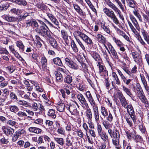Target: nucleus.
<instances>
[{
  "label": "nucleus",
  "instance_id": "nucleus-1",
  "mask_svg": "<svg viewBox=\"0 0 149 149\" xmlns=\"http://www.w3.org/2000/svg\"><path fill=\"white\" fill-rule=\"evenodd\" d=\"M102 124L106 129H108V133L112 138V144L115 148L116 149H122L121 146L120 144V135L117 129L113 131L110 129L111 127V124L107 121H104Z\"/></svg>",
  "mask_w": 149,
  "mask_h": 149
},
{
  "label": "nucleus",
  "instance_id": "nucleus-2",
  "mask_svg": "<svg viewBox=\"0 0 149 149\" xmlns=\"http://www.w3.org/2000/svg\"><path fill=\"white\" fill-rule=\"evenodd\" d=\"M42 24V25L39 27H36L35 31L38 34L46 38L50 36L51 32L49 31L48 27L45 23L43 22Z\"/></svg>",
  "mask_w": 149,
  "mask_h": 149
},
{
  "label": "nucleus",
  "instance_id": "nucleus-3",
  "mask_svg": "<svg viewBox=\"0 0 149 149\" xmlns=\"http://www.w3.org/2000/svg\"><path fill=\"white\" fill-rule=\"evenodd\" d=\"M103 11L108 17L112 20L115 24L117 25L120 24L113 10L105 7L103 9Z\"/></svg>",
  "mask_w": 149,
  "mask_h": 149
},
{
  "label": "nucleus",
  "instance_id": "nucleus-4",
  "mask_svg": "<svg viewBox=\"0 0 149 149\" xmlns=\"http://www.w3.org/2000/svg\"><path fill=\"white\" fill-rule=\"evenodd\" d=\"M31 105L32 109L33 111H38L40 113H44L45 111L43 105L38 102L32 101Z\"/></svg>",
  "mask_w": 149,
  "mask_h": 149
},
{
  "label": "nucleus",
  "instance_id": "nucleus-5",
  "mask_svg": "<svg viewBox=\"0 0 149 149\" xmlns=\"http://www.w3.org/2000/svg\"><path fill=\"white\" fill-rule=\"evenodd\" d=\"M77 97L82 107L84 109H86L88 108V105L87 102L85 98L81 93L78 94Z\"/></svg>",
  "mask_w": 149,
  "mask_h": 149
},
{
  "label": "nucleus",
  "instance_id": "nucleus-6",
  "mask_svg": "<svg viewBox=\"0 0 149 149\" xmlns=\"http://www.w3.org/2000/svg\"><path fill=\"white\" fill-rule=\"evenodd\" d=\"M127 109V112L130 116L131 118L134 123L136 122V117L135 113L134 110L131 104L128 105L127 106V108H125Z\"/></svg>",
  "mask_w": 149,
  "mask_h": 149
},
{
  "label": "nucleus",
  "instance_id": "nucleus-7",
  "mask_svg": "<svg viewBox=\"0 0 149 149\" xmlns=\"http://www.w3.org/2000/svg\"><path fill=\"white\" fill-rule=\"evenodd\" d=\"M3 132L7 136H11L14 132V129L10 127L3 126L1 127Z\"/></svg>",
  "mask_w": 149,
  "mask_h": 149
},
{
  "label": "nucleus",
  "instance_id": "nucleus-8",
  "mask_svg": "<svg viewBox=\"0 0 149 149\" xmlns=\"http://www.w3.org/2000/svg\"><path fill=\"white\" fill-rule=\"evenodd\" d=\"M65 107L72 115H75L77 114V110L75 105L73 104H66Z\"/></svg>",
  "mask_w": 149,
  "mask_h": 149
},
{
  "label": "nucleus",
  "instance_id": "nucleus-9",
  "mask_svg": "<svg viewBox=\"0 0 149 149\" xmlns=\"http://www.w3.org/2000/svg\"><path fill=\"white\" fill-rule=\"evenodd\" d=\"M65 63L71 68L75 70L79 68V66L76 63L68 58H66L65 59Z\"/></svg>",
  "mask_w": 149,
  "mask_h": 149
},
{
  "label": "nucleus",
  "instance_id": "nucleus-10",
  "mask_svg": "<svg viewBox=\"0 0 149 149\" xmlns=\"http://www.w3.org/2000/svg\"><path fill=\"white\" fill-rule=\"evenodd\" d=\"M47 16L50 20L57 27L59 26V22L55 16L51 13H46Z\"/></svg>",
  "mask_w": 149,
  "mask_h": 149
},
{
  "label": "nucleus",
  "instance_id": "nucleus-11",
  "mask_svg": "<svg viewBox=\"0 0 149 149\" xmlns=\"http://www.w3.org/2000/svg\"><path fill=\"white\" fill-rule=\"evenodd\" d=\"M122 68L127 74L132 77H133L132 74L136 73L137 71V68L136 65L134 66L131 71L129 70L127 67H123Z\"/></svg>",
  "mask_w": 149,
  "mask_h": 149
},
{
  "label": "nucleus",
  "instance_id": "nucleus-12",
  "mask_svg": "<svg viewBox=\"0 0 149 149\" xmlns=\"http://www.w3.org/2000/svg\"><path fill=\"white\" fill-rule=\"evenodd\" d=\"M118 98L120 100L121 104L125 108H127V106L128 105L127 100H126L122 92H118Z\"/></svg>",
  "mask_w": 149,
  "mask_h": 149
},
{
  "label": "nucleus",
  "instance_id": "nucleus-13",
  "mask_svg": "<svg viewBox=\"0 0 149 149\" xmlns=\"http://www.w3.org/2000/svg\"><path fill=\"white\" fill-rule=\"evenodd\" d=\"M117 71L119 75L120 76L124 83L127 85H129L132 81V79H127L126 77L119 70L117 69Z\"/></svg>",
  "mask_w": 149,
  "mask_h": 149
},
{
  "label": "nucleus",
  "instance_id": "nucleus-14",
  "mask_svg": "<svg viewBox=\"0 0 149 149\" xmlns=\"http://www.w3.org/2000/svg\"><path fill=\"white\" fill-rule=\"evenodd\" d=\"M94 116L95 121L98 122L100 121V115L98 107L97 106L92 107Z\"/></svg>",
  "mask_w": 149,
  "mask_h": 149
},
{
  "label": "nucleus",
  "instance_id": "nucleus-15",
  "mask_svg": "<svg viewBox=\"0 0 149 149\" xmlns=\"http://www.w3.org/2000/svg\"><path fill=\"white\" fill-rule=\"evenodd\" d=\"M107 46L109 49L110 53H111L113 58H115L117 59L118 58V56L117 52L115 50L113 46L110 43H108L107 45Z\"/></svg>",
  "mask_w": 149,
  "mask_h": 149
},
{
  "label": "nucleus",
  "instance_id": "nucleus-16",
  "mask_svg": "<svg viewBox=\"0 0 149 149\" xmlns=\"http://www.w3.org/2000/svg\"><path fill=\"white\" fill-rule=\"evenodd\" d=\"M113 10L117 13V15H118L119 18L123 21H124V19L123 15L121 13V12L115 4L111 8Z\"/></svg>",
  "mask_w": 149,
  "mask_h": 149
},
{
  "label": "nucleus",
  "instance_id": "nucleus-17",
  "mask_svg": "<svg viewBox=\"0 0 149 149\" xmlns=\"http://www.w3.org/2000/svg\"><path fill=\"white\" fill-rule=\"evenodd\" d=\"M26 27L32 26L33 25L35 27H38L39 25L37 22L34 19L28 20L26 22Z\"/></svg>",
  "mask_w": 149,
  "mask_h": 149
},
{
  "label": "nucleus",
  "instance_id": "nucleus-18",
  "mask_svg": "<svg viewBox=\"0 0 149 149\" xmlns=\"http://www.w3.org/2000/svg\"><path fill=\"white\" fill-rule=\"evenodd\" d=\"M97 40L99 43L102 44L106 43L107 40L106 38L102 35L98 34L95 36Z\"/></svg>",
  "mask_w": 149,
  "mask_h": 149
},
{
  "label": "nucleus",
  "instance_id": "nucleus-19",
  "mask_svg": "<svg viewBox=\"0 0 149 149\" xmlns=\"http://www.w3.org/2000/svg\"><path fill=\"white\" fill-rule=\"evenodd\" d=\"M2 17V18L5 20L9 22H15L17 19V17L6 15H3Z\"/></svg>",
  "mask_w": 149,
  "mask_h": 149
},
{
  "label": "nucleus",
  "instance_id": "nucleus-20",
  "mask_svg": "<svg viewBox=\"0 0 149 149\" xmlns=\"http://www.w3.org/2000/svg\"><path fill=\"white\" fill-rule=\"evenodd\" d=\"M47 38L51 46L54 48H56L57 47V43L55 39L52 37L51 34L50 36L47 37Z\"/></svg>",
  "mask_w": 149,
  "mask_h": 149
},
{
  "label": "nucleus",
  "instance_id": "nucleus-21",
  "mask_svg": "<svg viewBox=\"0 0 149 149\" xmlns=\"http://www.w3.org/2000/svg\"><path fill=\"white\" fill-rule=\"evenodd\" d=\"M81 38L87 45H91L93 44L92 39L85 34L82 36Z\"/></svg>",
  "mask_w": 149,
  "mask_h": 149
},
{
  "label": "nucleus",
  "instance_id": "nucleus-22",
  "mask_svg": "<svg viewBox=\"0 0 149 149\" xmlns=\"http://www.w3.org/2000/svg\"><path fill=\"white\" fill-rule=\"evenodd\" d=\"M130 18L137 30L139 31L140 28L139 26L137 20L134 16L132 15H130Z\"/></svg>",
  "mask_w": 149,
  "mask_h": 149
},
{
  "label": "nucleus",
  "instance_id": "nucleus-23",
  "mask_svg": "<svg viewBox=\"0 0 149 149\" xmlns=\"http://www.w3.org/2000/svg\"><path fill=\"white\" fill-rule=\"evenodd\" d=\"M29 131L32 133L38 134L40 133L42 130L41 129L37 127H31L28 129Z\"/></svg>",
  "mask_w": 149,
  "mask_h": 149
},
{
  "label": "nucleus",
  "instance_id": "nucleus-24",
  "mask_svg": "<svg viewBox=\"0 0 149 149\" xmlns=\"http://www.w3.org/2000/svg\"><path fill=\"white\" fill-rule=\"evenodd\" d=\"M65 106L63 101L60 100L58 102L57 107L58 111L60 112H63L65 109Z\"/></svg>",
  "mask_w": 149,
  "mask_h": 149
},
{
  "label": "nucleus",
  "instance_id": "nucleus-25",
  "mask_svg": "<svg viewBox=\"0 0 149 149\" xmlns=\"http://www.w3.org/2000/svg\"><path fill=\"white\" fill-rule=\"evenodd\" d=\"M133 33L134 34L135 36L138 39L140 43L144 47L146 45V43L142 38L139 33L137 31Z\"/></svg>",
  "mask_w": 149,
  "mask_h": 149
},
{
  "label": "nucleus",
  "instance_id": "nucleus-26",
  "mask_svg": "<svg viewBox=\"0 0 149 149\" xmlns=\"http://www.w3.org/2000/svg\"><path fill=\"white\" fill-rule=\"evenodd\" d=\"M141 33H142L143 38L147 44L149 42V35L143 29H141Z\"/></svg>",
  "mask_w": 149,
  "mask_h": 149
},
{
  "label": "nucleus",
  "instance_id": "nucleus-27",
  "mask_svg": "<svg viewBox=\"0 0 149 149\" xmlns=\"http://www.w3.org/2000/svg\"><path fill=\"white\" fill-rule=\"evenodd\" d=\"M16 46L19 48V50L23 52L24 50L25 46L22 41L19 40L15 42Z\"/></svg>",
  "mask_w": 149,
  "mask_h": 149
},
{
  "label": "nucleus",
  "instance_id": "nucleus-28",
  "mask_svg": "<svg viewBox=\"0 0 149 149\" xmlns=\"http://www.w3.org/2000/svg\"><path fill=\"white\" fill-rule=\"evenodd\" d=\"M92 57L96 61H101V58L100 55L97 52H92L91 53Z\"/></svg>",
  "mask_w": 149,
  "mask_h": 149
},
{
  "label": "nucleus",
  "instance_id": "nucleus-29",
  "mask_svg": "<svg viewBox=\"0 0 149 149\" xmlns=\"http://www.w3.org/2000/svg\"><path fill=\"white\" fill-rule=\"evenodd\" d=\"M16 115L18 116V119L19 120H22L24 117H26L27 116V114L24 111H19Z\"/></svg>",
  "mask_w": 149,
  "mask_h": 149
},
{
  "label": "nucleus",
  "instance_id": "nucleus-30",
  "mask_svg": "<svg viewBox=\"0 0 149 149\" xmlns=\"http://www.w3.org/2000/svg\"><path fill=\"white\" fill-rule=\"evenodd\" d=\"M54 140L58 144L61 146H63L65 143L64 140L61 137H54Z\"/></svg>",
  "mask_w": 149,
  "mask_h": 149
},
{
  "label": "nucleus",
  "instance_id": "nucleus-31",
  "mask_svg": "<svg viewBox=\"0 0 149 149\" xmlns=\"http://www.w3.org/2000/svg\"><path fill=\"white\" fill-rule=\"evenodd\" d=\"M9 3L6 2H4L0 6V11L6 10L9 7Z\"/></svg>",
  "mask_w": 149,
  "mask_h": 149
},
{
  "label": "nucleus",
  "instance_id": "nucleus-32",
  "mask_svg": "<svg viewBox=\"0 0 149 149\" xmlns=\"http://www.w3.org/2000/svg\"><path fill=\"white\" fill-rule=\"evenodd\" d=\"M47 115L49 116L53 119H55L56 116L55 110L53 109H50L48 111Z\"/></svg>",
  "mask_w": 149,
  "mask_h": 149
},
{
  "label": "nucleus",
  "instance_id": "nucleus-33",
  "mask_svg": "<svg viewBox=\"0 0 149 149\" xmlns=\"http://www.w3.org/2000/svg\"><path fill=\"white\" fill-rule=\"evenodd\" d=\"M101 27L106 33L108 34L110 33L111 30L109 27L107 26L104 22L101 23Z\"/></svg>",
  "mask_w": 149,
  "mask_h": 149
},
{
  "label": "nucleus",
  "instance_id": "nucleus-34",
  "mask_svg": "<svg viewBox=\"0 0 149 149\" xmlns=\"http://www.w3.org/2000/svg\"><path fill=\"white\" fill-rule=\"evenodd\" d=\"M128 5L132 8H134L136 6V3L134 0H125Z\"/></svg>",
  "mask_w": 149,
  "mask_h": 149
},
{
  "label": "nucleus",
  "instance_id": "nucleus-35",
  "mask_svg": "<svg viewBox=\"0 0 149 149\" xmlns=\"http://www.w3.org/2000/svg\"><path fill=\"white\" fill-rule=\"evenodd\" d=\"M72 77L70 75H67L64 79V82L68 84H70L72 81Z\"/></svg>",
  "mask_w": 149,
  "mask_h": 149
},
{
  "label": "nucleus",
  "instance_id": "nucleus-36",
  "mask_svg": "<svg viewBox=\"0 0 149 149\" xmlns=\"http://www.w3.org/2000/svg\"><path fill=\"white\" fill-rule=\"evenodd\" d=\"M99 136L100 138L101 139L104 141V142H106L108 143H109V139L108 136L106 135V133L100 135Z\"/></svg>",
  "mask_w": 149,
  "mask_h": 149
},
{
  "label": "nucleus",
  "instance_id": "nucleus-37",
  "mask_svg": "<svg viewBox=\"0 0 149 149\" xmlns=\"http://www.w3.org/2000/svg\"><path fill=\"white\" fill-rule=\"evenodd\" d=\"M100 111L102 116L104 117L107 116L108 115V111L105 107L101 106L100 109Z\"/></svg>",
  "mask_w": 149,
  "mask_h": 149
},
{
  "label": "nucleus",
  "instance_id": "nucleus-38",
  "mask_svg": "<svg viewBox=\"0 0 149 149\" xmlns=\"http://www.w3.org/2000/svg\"><path fill=\"white\" fill-rule=\"evenodd\" d=\"M8 109L12 112L16 113L19 110V109L16 105H10L8 106Z\"/></svg>",
  "mask_w": 149,
  "mask_h": 149
},
{
  "label": "nucleus",
  "instance_id": "nucleus-39",
  "mask_svg": "<svg viewBox=\"0 0 149 149\" xmlns=\"http://www.w3.org/2000/svg\"><path fill=\"white\" fill-rule=\"evenodd\" d=\"M53 61L54 63L56 65L61 66L63 65L61 60L59 57H56L53 58Z\"/></svg>",
  "mask_w": 149,
  "mask_h": 149
},
{
  "label": "nucleus",
  "instance_id": "nucleus-40",
  "mask_svg": "<svg viewBox=\"0 0 149 149\" xmlns=\"http://www.w3.org/2000/svg\"><path fill=\"white\" fill-rule=\"evenodd\" d=\"M41 64L42 68L47 69V60L45 56L42 57L41 58Z\"/></svg>",
  "mask_w": 149,
  "mask_h": 149
},
{
  "label": "nucleus",
  "instance_id": "nucleus-41",
  "mask_svg": "<svg viewBox=\"0 0 149 149\" xmlns=\"http://www.w3.org/2000/svg\"><path fill=\"white\" fill-rule=\"evenodd\" d=\"M73 6L74 10L77 13L80 14H83V12L82 9L78 4L76 3H74L73 4Z\"/></svg>",
  "mask_w": 149,
  "mask_h": 149
},
{
  "label": "nucleus",
  "instance_id": "nucleus-42",
  "mask_svg": "<svg viewBox=\"0 0 149 149\" xmlns=\"http://www.w3.org/2000/svg\"><path fill=\"white\" fill-rule=\"evenodd\" d=\"M134 59V61L137 64L139 65H142L143 61L142 58L141 56L139 55Z\"/></svg>",
  "mask_w": 149,
  "mask_h": 149
},
{
  "label": "nucleus",
  "instance_id": "nucleus-43",
  "mask_svg": "<svg viewBox=\"0 0 149 149\" xmlns=\"http://www.w3.org/2000/svg\"><path fill=\"white\" fill-rule=\"evenodd\" d=\"M0 143L3 145H8L10 143L9 139L3 136L0 139Z\"/></svg>",
  "mask_w": 149,
  "mask_h": 149
},
{
  "label": "nucleus",
  "instance_id": "nucleus-44",
  "mask_svg": "<svg viewBox=\"0 0 149 149\" xmlns=\"http://www.w3.org/2000/svg\"><path fill=\"white\" fill-rule=\"evenodd\" d=\"M112 76L114 79V81L115 83L118 85H120V81L116 73L113 72L112 73Z\"/></svg>",
  "mask_w": 149,
  "mask_h": 149
},
{
  "label": "nucleus",
  "instance_id": "nucleus-45",
  "mask_svg": "<svg viewBox=\"0 0 149 149\" xmlns=\"http://www.w3.org/2000/svg\"><path fill=\"white\" fill-rule=\"evenodd\" d=\"M133 13L136 17L139 19L140 22L142 21V19L141 15H140L138 11L135 9H134L133 11Z\"/></svg>",
  "mask_w": 149,
  "mask_h": 149
},
{
  "label": "nucleus",
  "instance_id": "nucleus-46",
  "mask_svg": "<svg viewBox=\"0 0 149 149\" xmlns=\"http://www.w3.org/2000/svg\"><path fill=\"white\" fill-rule=\"evenodd\" d=\"M122 89L129 96L131 97H132V94L131 91L130 89L125 86H123L122 87Z\"/></svg>",
  "mask_w": 149,
  "mask_h": 149
},
{
  "label": "nucleus",
  "instance_id": "nucleus-47",
  "mask_svg": "<svg viewBox=\"0 0 149 149\" xmlns=\"http://www.w3.org/2000/svg\"><path fill=\"white\" fill-rule=\"evenodd\" d=\"M25 131L24 129H20L16 131L15 132L19 137L23 136L24 134L25 133Z\"/></svg>",
  "mask_w": 149,
  "mask_h": 149
},
{
  "label": "nucleus",
  "instance_id": "nucleus-48",
  "mask_svg": "<svg viewBox=\"0 0 149 149\" xmlns=\"http://www.w3.org/2000/svg\"><path fill=\"white\" fill-rule=\"evenodd\" d=\"M13 1L19 5L25 6L27 3L25 0H13Z\"/></svg>",
  "mask_w": 149,
  "mask_h": 149
},
{
  "label": "nucleus",
  "instance_id": "nucleus-49",
  "mask_svg": "<svg viewBox=\"0 0 149 149\" xmlns=\"http://www.w3.org/2000/svg\"><path fill=\"white\" fill-rule=\"evenodd\" d=\"M87 98L92 107L97 106L92 96L87 97Z\"/></svg>",
  "mask_w": 149,
  "mask_h": 149
},
{
  "label": "nucleus",
  "instance_id": "nucleus-50",
  "mask_svg": "<svg viewBox=\"0 0 149 149\" xmlns=\"http://www.w3.org/2000/svg\"><path fill=\"white\" fill-rule=\"evenodd\" d=\"M11 13H13L17 15H20L22 13L21 10L18 9H16V8H13L10 10Z\"/></svg>",
  "mask_w": 149,
  "mask_h": 149
},
{
  "label": "nucleus",
  "instance_id": "nucleus-51",
  "mask_svg": "<svg viewBox=\"0 0 149 149\" xmlns=\"http://www.w3.org/2000/svg\"><path fill=\"white\" fill-rule=\"evenodd\" d=\"M141 101L145 105H148V102L145 95H144L139 97Z\"/></svg>",
  "mask_w": 149,
  "mask_h": 149
},
{
  "label": "nucleus",
  "instance_id": "nucleus-52",
  "mask_svg": "<svg viewBox=\"0 0 149 149\" xmlns=\"http://www.w3.org/2000/svg\"><path fill=\"white\" fill-rule=\"evenodd\" d=\"M140 76L141 81L145 88V89L149 87L147 84L144 75H141Z\"/></svg>",
  "mask_w": 149,
  "mask_h": 149
},
{
  "label": "nucleus",
  "instance_id": "nucleus-53",
  "mask_svg": "<svg viewBox=\"0 0 149 149\" xmlns=\"http://www.w3.org/2000/svg\"><path fill=\"white\" fill-rule=\"evenodd\" d=\"M86 116L88 119L91 120L92 118V114L91 110L90 109H87L86 112Z\"/></svg>",
  "mask_w": 149,
  "mask_h": 149
},
{
  "label": "nucleus",
  "instance_id": "nucleus-54",
  "mask_svg": "<svg viewBox=\"0 0 149 149\" xmlns=\"http://www.w3.org/2000/svg\"><path fill=\"white\" fill-rule=\"evenodd\" d=\"M62 37L65 42L68 40V35L67 32L64 30H62L61 31Z\"/></svg>",
  "mask_w": 149,
  "mask_h": 149
},
{
  "label": "nucleus",
  "instance_id": "nucleus-55",
  "mask_svg": "<svg viewBox=\"0 0 149 149\" xmlns=\"http://www.w3.org/2000/svg\"><path fill=\"white\" fill-rule=\"evenodd\" d=\"M7 97L3 94L1 95L0 96V106L3 105V103L6 101Z\"/></svg>",
  "mask_w": 149,
  "mask_h": 149
},
{
  "label": "nucleus",
  "instance_id": "nucleus-56",
  "mask_svg": "<svg viewBox=\"0 0 149 149\" xmlns=\"http://www.w3.org/2000/svg\"><path fill=\"white\" fill-rule=\"evenodd\" d=\"M77 88L79 91H84L85 89V87L82 83H79L77 85Z\"/></svg>",
  "mask_w": 149,
  "mask_h": 149
},
{
  "label": "nucleus",
  "instance_id": "nucleus-57",
  "mask_svg": "<svg viewBox=\"0 0 149 149\" xmlns=\"http://www.w3.org/2000/svg\"><path fill=\"white\" fill-rule=\"evenodd\" d=\"M112 39L113 41L115 42L118 46L119 47H121L123 45V43L119 40L117 39L114 37H113Z\"/></svg>",
  "mask_w": 149,
  "mask_h": 149
},
{
  "label": "nucleus",
  "instance_id": "nucleus-58",
  "mask_svg": "<svg viewBox=\"0 0 149 149\" xmlns=\"http://www.w3.org/2000/svg\"><path fill=\"white\" fill-rule=\"evenodd\" d=\"M143 16L145 21H146L148 23H149V12L146 11L145 13L143 14Z\"/></svg>",
  "mask_w": 149,
  "mask_h": 149
},
{
  "label": "nucleus",
  "instance_id": "nucleus-59",
  "mask_svg": "<svg viewBox=\"0 0 149 149\" xmlns=\"http://www.w3.org/2000/svg\"><path fill=\"white\" fill-rule=\"evenodd\" d=\"M17 103L19 104L24 106L26 107H28L29 106L28 102L24 100H17Z\"/></svg>",
  "mask_w": 149,
  "mask_h": 149
},
{
  "label": "nucleus",
  "instance_id": "nucleus-60",
  "mask_svg": "<svg viewBox=\"0 0 149 149\" xmlns=\"http://www.w3.org/2000/svg\"><path fill=\"white\" fill-rule=\"evenodd\" d=\"M55 76L56 80L59 81H61L63 80L62 75L60 73H58L56 72Z\"/></svg>",
  "mask_w": 149,
  "mask_h": 149
},
{
  "label": "nucleus",
  "instance_id": "nucleus-61",
  "mask_svg": "<svg viewBox=\"0 0 149 149\" xmlns=\"http://www.w3.org/2000/svg\"><path fill=\"white\" fill-rule=\"evenodd\" d=\"M71 46L73 50L75 52H77L78 51V49L74 41L72 40L71 41Z\"/></svg>",
  "mask_w": 149,
  "mask_h": 149
},
{
  "label": "nucleus",
  "instance_id": "nucleus-62",
  "mask_svg": "<svg viewBox=\"0 0 149 149\" xmlns=\"http://www.w3.org/2000/svg\"><path fill=\"white\" fill-rule=\"evenodd\" d=\"M113 1L116 3L119 6L120 8L123 11L125 10L121 2L120 1V0H113Z\"/></svg>",
  "mask_w": 149,
  "mask_h": 149
},
{
  "label": "nucleus",
  "instance_id": "nucleus-63",
  "mask_svg": "<svg viewBox=\"0 0 149 149\" xmlns=\"http://www.w3.org/2000/svg\"><path fill=\"white\" fill-rule=\"evenodd\" d=\"M136 94L137 96L139 97L142 96V95H144L143 93V92L142 91L141 89V87H138L136 89Z\"/></svg>",
  "mask_w": 149,
  "mask_h": 149
},
{
  "label": "nucleus",
  "instance_id": "nucleus-64",
  "mask_svg": "<svg viewBox=\"0 0 149 149\" xmlns=\"http://www.w3.org/2000/svg\"><path fill=\"white\" fill-rule=\"evenodd\" d=\"M9 48L10 51L14 54L15 56L16 57H17L19 55V54L16 51L14 48L13 46H9Z\"/></svg>",
  "mask_w": 149,
  "mask_h": 149
}]
</instances>
